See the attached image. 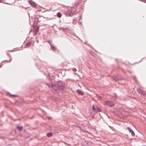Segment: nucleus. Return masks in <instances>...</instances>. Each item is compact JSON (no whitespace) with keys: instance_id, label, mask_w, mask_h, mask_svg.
<instances>
[{"instance_id":"obj_10","label":"nucleus","mask_w":146,"mask_h":146,"mask_svg":"<svg viewBox=\"0 0 146 146\" xmlns=\"http://www.w3.org/2000/svg\"><path fill=\"white\" fill-rule=\"evenodd\" d=\"M50 45L51 46V49L52 50L54 51L56 50V48L53 45H52L51 44H50Z\"/></svg>"},{"instance_id":"obj_19","label":"nucleus","mask_w":146,"mask_h":146,"mask_svg":"<svg viewBox=\"0 0 146 146\" xmlns=\"http://www.w3.org/2000/svg\"><path fill=\"white\" fill-rule=\"evenodd\" d=\"M2 1V0H0V2H1Z\"/></svg>"},{"instance_id":"obj_18","label":"nucleus","mask_w":146,"mask_h":146,"mask_svg":"<svg viewBox=\"0 0 146 146\" xmlns=\"http://www.w3.org/2000/svg\"><path fill=\"white\" fill-rule=\"evenodd\" d=\"M48 119L50 120L51 119V118L50 117H48Z\"/></svg>"},{"instance_id":"obj_15","label":"nucleus","mask_w":146,"mask_h":146,"mask_svg":"<svg viewBox=\"0 0 146 146\" xmlns=\"http://www.w3.org/2000/svg\"><path fill=\"white\" fill-rule=\"evenodd\" d=\"M39 29V28L37 27L35 30V35H36V33L38 31Z\"/></svg>"},{"instance_id":"obj_6","label":"nucleus","mask_w":146,"mask_h":146,"mask_svg":"<svg viewBox=\"0 0 146 146\" xmlns=\"http://www.w3.org/2000/svg\"><path fill=\"white\" fill-rule=\"evenodd\" d=\"M127 129L131 133V135L132 136H134L135 135V133L129 127H127Z\"/></svg>"},{"instance_id":"obj_11","label":"nucleus","mask_w":146,"mask_h":146,"mask_svg":"<svg viewBox=\"0 0 146 146\" xmlns=\"http://www.w3.org/2000/svg\"><path fill=\"white\" fill-rule=\"evenodd\" d=\"M52 134L51 133H49L47 134V135L48 137H50L52 136Z\"/></svg>"},{"instance_id":"obj_12","label":"nucleus","mask_w":146,"mask_h":146,"mask_svg":"<svg viewBox=\"0 0 146 146\" xmlns=\"http://www.w3.org/2000/svg\"><path fill=\"white\" fill-rule=\"evenodd\" d=\"M57 17H61V15L60 13H58L57 14Z\"/></svg>"},{"instance_id":"obj_2","label":"nucleus","mask_w":146,"mask_h":146,"mask_svg":"<svg viewBox=\"0 0 146 146\" xmlns=\"http://www.w3.org/2000/svg\"><path fill=\"white\" fill-rule=\"evenodd\" d=\"M92 110L93 112H91V113H93L95 114L97 112H98L100 111V109L98 108L96 106H95L94 105H93L92 106Z\"/></svg>"},{"instance_id":"obj_14","label":"nucleus","mask_w":146,"mask_h":146,"mask_svg":"<svg viewBox=\"0 0 146 146\" xmlns=\"http://www.w3.org/2000/svg\"><path fill=\"white\" fill-rule=\"evenodd\" d=\"M52 89H54L55 90H57V88H56L55 86H52Z\"/></svg>"},{"instance_id":"obj_4","label":"nucleus","mask_w":146,"mask_h":146,"mask_svg":"<svg viewBox=\"0 0 146 146\" xmlns=\"http://www.w3.org/2000/svg\"><path fill=\"white\" fill-rule=\"evenodd\" d=\"M105 104L106 105H108L109 106L111 107L113 106L114 104L113 102L109 101H106L105 102Z\"/></svg>"},{"instance_id":"obj_1","label":"nucleus","mask_w":146,"mask_h":146,"mask_svg":"<svg viewBox=\"0 0 146 146\" xmlns=\"http://www.w3.org/2000/svg\"><path fill=\"white\" fill-rule=\"evenodd\" d=\"M65 14L67 16H72L76 14V12L75 11H71L70 10H68L66 11L65 13Z\"/></svg>"},{"instance_id":"obj_16","label":"nucleus","mask_w":146,"mask_h":146,"mask_svg":"<svg viewBox=\"0 0 146 146\" xmlns=\"http://www.w3.org/2000/svg\"><path fill=\"white\" fill-rule=\"evenodd\" d=\"M72 70L74 71H76V69L75 68H72Z\"/></svg>"},{"instance_id":"obj_13","label":"nucleus","mask_w":146,"mask_h":146,"mask_svg":"<svg viewBox=\"0 0 146 146\" xmlns=\"http://www.w3.org/2000/svg\"><path fill=\"white\" fill-rule=\"evenodd\" d=\"M17 128L19 130V131H21L22 129V126L17 127Z\"/></svg>"},{"instance_id":"obj_9","label":"nucleus","mask_w":146,"mask_h":146,"mask_svg":"<svg viewBox=\"0 0 146 146\" xmlns=\"http://www.w3.org/2000/svg\"><path fill=\"white\" fill-rule=\"evenodd\" d=\"M31 44V42H29L28 43H27L25 45V48H27L30 46Z\"/></svg>"},{"instance_id":"obj_17","label":"nucleus","mask_w":146,"mask_h":146,"mask_svg":"<svg viewBox=\"0 0 146 146\" xmlns=\"http://www.w3.org/2000/svg\"><path fill=\"white\" fill-rule=\"evenodd\" d=\"M47 42H48L50 44H51V43H50V41L49 40H48L47 41Z\"/></svg>"},{"instance_id":"obj_7","label":"nucleus","mask_w":146,"mask_h":146,"mask_svg":"<svg viewBox=\"0 0 146 146\" xmlns=\"http://www.w3.org/2000/svg\"><path fill=\"white\" fill-rule=\"evenodd\" d=\"M65 87L63 84H61V85H58V88L60 90H63L65 88Z\"/></svg>"},{"instance_id":"obj_5","label":"nucleus","mask_w":146,"mask_h":146,"mask_svg":"<svg viewBox=\"0 0 146 146\" xmlns=\"http://www.w3.org/2000/svg\"><path fill=\"white\" fill-rule=\"evenodd\" d=\"M29 3L33 7L35 8L36 7V3L32 1H29Z\"/></svg>"},{"instance_id":"obj_8","label":"nucleus","mask_w":146,"mask_h":146,"mask_svg":"<svg viewBox=\"0 0 146 146\" xmlns=\"http://www.w3.org/2000/svg\"><path fill=\"white\" fill-rule=\"evenodd\" d=\"M77 92L78 94L82 96H83L84 94L83 92L80 90H77Z\"/></svg>"},{"instance_id":"obj_3","label":"nucleus","mask_w":146,"mask_h":146,"mask_svg":"<svg viewBox=\"0 0 146 146\" xmlns=\"http://www.w3.org/2000/svg\"><path fill=\"white\" fill-rule=\"evenodd\" d=\"M137 91L139 94L141 95L144 96L146 95L145 91L139 88L137 89Z\"/></svg>"}]
</instances>
